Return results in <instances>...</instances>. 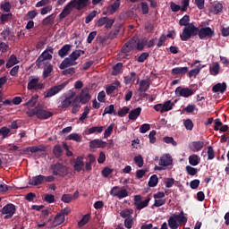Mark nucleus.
<instances>
[{"label": "nucleus", "instance_id": "obj_27", "mask_svg": "<svg viewBox=\"0 0 229 229\" xmlns=\"http://www.w3.org/2000/svg\"><path fill=\"white\" fill-rule=\"evenodd\" d=\"M64 221H65V216H64V215H62L59 212L55 216V219L53 221V226H60V225H62V223H64Z\"/></svg>", "mask_w": 229, "mask_h": 229}, {"label": "nucleus", "instance_id": "obj_55", "mask_svg": "<svg viewBox=\"0 0 229 229\" xmlns=\"http://www.w3.org/2000/svg\"><path fill=\"white\" fill-rule=\"evenodd\" d=\"M89 113H90V108H89V106H85L84 112L82 113L81 116L79 118V121H81V123H83V121L87 119Z\"/></svg>", "mask_w": 229, "mask_h": 229}, {"label": "nucleus", "instance_id": "obj_6", "mask_svg": "<svg viewBox=\"0 0 229 229\" xmlns=\"http://www.w3.org/2000/svg\"><path fill=\"white\" fill-rule=\"evenodd\" d=\"M55 53V48L53 47H47L45 51L38 57L36 60V65L39 69L44 67V62L46 60H53V54Z\"/></svg>", "mask_w": 229, "mask_h": 229}, {"label": "nucleus", "instance_id": "obj_11", "mask_svg": "<svg viewBox=\"0 0 229 229\" xmlns=\"http://www.w3.org/2000/svg\"><path fill=\"white\" fill-rule=\"evenodd\" d=\"M216 35V32L210 27H202L199 29V38L205 40V38H212Z\"/></svg>", "mask_w": 229, "mask_h": 229}, {"label": "nucleus", "instance_id": "obj_7", "mask_svg": "<svg viewBox=\"0 0 229 229\" xmlns=\"http://www.w3.org/2000/svg\"><path fill=\"white\" fill-rule=\"evenodd\" d=\"M196 90H198V86L194 89L179 86L175 89V96L177 98H191V96L196 93Z\"/></svg>", "mask_w": 229, "mask_h": 229}, {"label": "nucleus", "instance_id": "obj_34", "mask_svg": "<svg viewBox=\"0 0 229 229\" xmlns=\"http://www.w3.org/2000/svg\"><path fill=\"white\" fill-rule=\"evenodd\" d=\"M220 69L221 65H219V63H214L213 67L209 68L210 74H212V76H217V74H219Z\"/></svg>", "mask_w": 229, "mask_h": 229}, {"label": "nucleus", "instance_id": "obj_15", "mask_svg": "<svg viewBox=\"0 0 229 229\" xmlns=\"http://www.w3.org/2000/svg\"><path fill=\"white\" fill-rule=\"evenodd\" d=\"M172 165H173V157H171V155L166 154L160 157L159 165H161L162 167H167Z\"/></svg>", "mask_w": 229, "mask_h": 229}, {"label": "nucleus", "instance_id": "obj_16", "mask_svg": "<svg viewBox=\"0 0 229 229\" xmlns=\"http://www.w3.org/2000/svg\"><path fill=\"white\" fill-rule=\"evenodd\" d=\"M203 146H205L204 141H192L189 145V148L193 151V153H198V151H201V149H203Z\"/></svg>", "mask_w": 229, "mask_h": 229}, {"label": "nucleus", "instance_id": "obj_58", "mask_svg": "<svg viewBox=\"0 0 229 229\" xmlns=\"http://www.w3.org/2000/svg\"><path fill=\"white\" fill-rule=\"evenodd\" d=\"M183 125L186 128V130H189L190 131H192V128H194V123H192V120H191V119L184 120Z\"/></svg>", "mask_w": 229, "mask_h": 229}, {"label": "nucleus", "instance_id": "obj_12", "mask_svg": "<svg viewBox=\"0 0 229 229\" xmlns=\"http://www.w3.org/2000/svg\"><path fill=\"white\" fill-rule=\"evenodd\" d=\"M115 191H118L115 192ZM111 196L116 197L119 199H123V198L128 197V191L126 189H123L119 191V186H114L110 191Z\"/></svg>", "mask_w": 229, "mask_h": 229}, {"label": "nucleus", "instance_id": "obj_2", "mask_svg": "<svg viewBox=\"0 0 229 229\" xmlns=\"http://www.w3.org/2000/svg\"><path fill=\"white\" fill-rule=\"evenodd\" d=\"M90 4V0H72L70 1L63 9L61 13L59 14V19L63 21L68 15H71L72 10H83V8H87Z\"/></svg>", "mask_w": 229, "mask_h": 229}, {"label": "nucleus", "instance_id": "obj_5", "mask_svg": "<svg viewBox=\"0 0 229 229\" xmlns=\"http://www.w3.org/2000/svg\"><path fill=\"white\" fill-rule=\"evenodd\" d=\"M50 169L53 176H60L61 178H64V176L69 174V167L60 162L52 164Z\"/></svg>", "mask_w": 229, "mask_h": 229}, {"label": "nucleus", "instance_id": "obj_30", "mask_svg": "<svg viewBox=\"0 0 229 229\" xmlns=\"http://www.w3.org/2000/svg\"><path fill=\"white\" fill-rule=\"evenodd\" d=\"M102 131H103V126H94L85 131V134L92 135V133H101Z\"/></svg>", "mask_w": 229, "mask_h": 229}, {"label": "nucleus", "instance_id": "obj_35", "mask_svg": "<svg viewBox=\"0 0 229 229\" xmlns=\"http://www.w3.org/2000/svg\"><path fill=\"white\" fill-rule=\"evenodd\" d=\"M55 17H56V15H55V13L48 15L47 18H45L42 21L43 26H49V24H53L55 22Z\"/></svg>", "mask_w": 229, "mask_h": 229}, {"label": "nucleus", "instance_id": "obj_62", "mask_svg": "<svg viewBox=\"0 0 229 229\" xmlns=\"http://www.w3.org/2000/svg\"><path fill=\"white\" fill-rule=\"evenodd\" d=\"M130 113V107L128 106H123V108H121L118 113L117 115L119 117H124V115H126V114Z\"/></svg>", "mask_w": 229, "mask_h": 229}, {"label": "nucleus", "instance_id": "obj_22", "mask_svg": "<svg viewBox=\"0 0 229 229\" xmlns=\"http://www.w3.org/2000/svg\"><path fill=\"white\" fill-rule=\"evenodd\" d=\"M83 165H85V163L83 162V157H77L73 165L75 171L80 173V171L83 169Z\"/></svg>", "mask_w": 229, "mask_h": 229}, {"label": "nucleus", "instance_id": "obj_49", "mask_svg": "<svg viewBox=\"0 0 229 229\" xmlns=\"http://www.w3.org/2000/svg\"><path fill=\"white\" fill-rule=\"evenodd\" d=\"M185 169L186 173L190 174V176H196V174H198V168L192 167L191 165H186Z\"/></svg>", "mask_w": 229, "mask_h": 229}, {"label": "nucleus", "instance_id": "obj_48", "mask_svg": "<svg viewBox=\"0 0 229 229\" xmlns=\"http://www.w3.org/2000/svg\"><path fill=\"white\" fill-rule=\"evenodd\" d=\"M68 140H74L75 142H81L82 138L81 135L78 133H72L68 135Z\"/></svg>", "mask_w": 229, "mask_h": 229}, {"label": "nucleus", "instance_id": "obj_29", "mask_svg": "<svg viewBox=\"0 0 229 229\" xmlns=\"http://www.w3.org/2000/svg\"><path fill=\"white\" fill-rule=\"evenodd\" d=\"M119 6H121V2H114L113 4L109 5L106 8V11L110 13V15H114L117 10H119Z\"/></svg>", "mask_w": 229, "mask_h": 229}, {"label": "nucleus", "instance_id": "obj_51", "mask_svg": "<svg viewBox=\"0 0 229 229\" xmlns=\"http://www.w3.org/2000/svg\"><path fill=\"white\" fill-rule=\"evenodd\" d=\"M38 151H46V146L38 145L30 147V153H38Z\"/></svg>", "mask_w": 229, "mask_h": 229}, {"label": "nucleus", "instance_id": "obj_1", "mask_svg": "<svg viewBox=\"0 0 229 229\" xmlns=\"http://www.w3.org/2000/svg\"><path fill=\"white\" fill-rule=\"evenodd\" d=\"M60 99L61 105L59 108L67 110L69 106H72V114H78L81 108V105H87V103L92 99V97L89 93V88H84L81 89L79 96H76V92L69 90V93L64 94ZM80 103H81V105Z\"/></svg>", "mask_w": 229, "mask_h": 229}, {"label": "nucleus", "instance_id": "obj_23", "mask_svg": "<svg viewBox=\"0 0 229 229\" xmlns=\"http://www.w3.org/2000/svg\"><path fill=\"white\" fill-rule=\"evenodd\" d=\"M140 112H142V108L140 107L131 110L129 113L130 121H136L139 118V115H140Z\"/></svg>", "mask_w": 229, "mask_h": 229}, {"label": "nucleus", "instance_id": "obj_24", "mask_svg": "<svg viewBox=\"0 0 229 229\" xmlns=\"http://www.w3.org/2000/svg\"><path fill=\"white\" fill-rule=\"evenodd\" d=\"M53 154L55 155V158H62L64 155V147L60 144L55 145Z\"/></svg>", "mask_w": 229, "mask_h": 229}, {"label": "nucleus", "instance_id": "obj_64", "mask_svg": "<svg viewBox=\"0 0 229 229\" xmlns=\"http://www.w3.org/2000/svg\"><path fill=\"white\" fill-rule=\"evenodd\" d=\"M124 226H125V228H128V229L132 228V226H133V218L131 216L125 218Z\"/></svg>", "mask_w": 229, "mask_h": 229}, {"label": "nucleus", "instance_id": "obj_45", "mask_svg": "<svg viewBox=\"0 0 229 229\" xmlns=\"http://www.w3.org/2000/svg\"><path fill=\"white\" fill-rule=\"evenodd\" d=\"M200 72H201V65H199L195 69H192L188 72V78H196V75L199 74Z\"/></svg>", "mask_w": 229, "mask_h": 229}, {"label": "nucleus", "instance_id": "obj_28", "mask_svg": "<svg viewBox=\"0 0 229 229\" xmlns=\"http://www.w3.org/2000/svg\"><path fill=\"white\" fill-rule=\"evenodd\" d=\"M189 72V67H175L172 69V74L178 75V74H187Z\"/></svg>", "mask_w": 229, "mask_h": 229}, {"label": "nucleus", "instance_id": "obj_53", "mask_svg": "<svg viewBox=\"0 0 229 229\" xmlns=\"http://www.w3.org/2000/svg\"><path fill=\"white\" fill-rule=\"evenodd\" d=\"M216 158V152L214 151V148L212 146L208 147V160H214Z\"/></svg>", "mask_w": 229, "mask_h": 229}, {"label": "nucleus", "instance_id": "obj_32", "mask_svg": "<svg viewBox=\"0 0 229 229\" xmlns=\"http://www.w3.org/2000/svg\"><path fill=\"white\" fill-rule=\"evenodd\" d=\"M119 85H120L119 81L110 84L106 89V92L107 96H112V94H114V91L117 90V87H119Z\"/></svg>", "mask_w": 229, "mask_h": 229}, {"label": "nucleus", "instance_id": "obj_54", "mask_svg": "<svg viewBox=\"0 0 229 229\" xmlns=\"http://www.w3.org/2000/svg\"><path fill=\"white\" fill-rule=\"evenodd\" d=\"M26 114L28 117H35V115L38 117V107H34L29 111L26 112Z\"/></svg>", "mask_w": 229, "mask_h": 229}, {"label": "nucleus", "instance_id": "obj_39", "mask_svg": "<svg viewBox=\"0 0 229 229\" xmlns=\"http://www.w3.org/2000/svg\"><path fill=\"white\" fill-rule=\"evenodd\" d=\"M90 221V214H86L82 216V218L78 222L79 228H81L82 226H85L87 223Z\"/></svg>", "mask_w": 229, "mask_h": 229}, {"label": "nucleus", "instance_id": "obj_37", "mask_svg": "<svg viewBox=\"0 0 229 229\" xmlns=\"http://www.w3.org/2000/svg\"><path fill=\"white\" fill-rule=\"evenodd\" d=\"M12 130H10V128L4 126L0 128V137H2V139H6L8 137H10V133H11Z\"/></svg>", "mask_w": 229, "mask_h": 229}, {"label": "nucleus", "instance_id": "obj_41", "mask_svg": "<svg viewBox=\"0 0 229 229\" xmlns=\"http://www.w3.org/2000/svg\"><path fill=\"white\" fill-rule=\"evenodd\" d=\"M173 106H174V103H172L171 100H168L163 104L162 114L165 112H169V110H173Z\"/></svg>", "mask_w": 229, "mask_h": 229}, {"label": "nucleus", "instance_id": "obj_63", "mask_svg": "<svg viewBox=\"0 0 229 229\" xmlns=\"http://www.w3.org/2000/svg\"><path fill=\"white\" fill-rule=\"evenodd\" d=\"M98 13L97 11H92L85 19V23L89 24V22H92L94 20V17H96V14Z\"/></svg>", "mask_w": 229, "mask_h": 229}, {"label": "nucleus", "instance_id": "obj_3", "mask_svg": "<svg viewBox=\"0 0 229 229\" xmlns=\"http://www.w3.org/2000/svg\"><path fill=\"white\" fill-rule=\"evenodd\" d=\"M199 28L196 27L194 24L190 23L188 26L184 27L182 30V33L180 34V38L182 42H187V40L191 39V37H196L199 35Z\"/></svg>", "mask_w": 229, "mask_h": 229}, {"label": "nucleus", "instance_id": "obj_17", "mask_svg": "<svg viewBox=\"0 0 229 229\" xmlns=\"http://www.w3.org/2000/svg\"><path fill=\"white\" fill-rule=\"evenodd\" d=\"M44 179L45 177L42 174L33 176L31 179H30L29 185H34V186L42 185L44 184Z\"/></svg>", "mask_w": 229, "mask_h": 229}, {"label": "nucleus", "instance_id": "obj_36", "mask_svg": "<svg viewBox=\"0 0 229 229\" xmlns=\"http://www.w3.org/2000/svg\"><path fill=\"white\" fill-rule=\"evenodd\" d=\"M108 114L109 115H117V112L115 111V106L114 105H110L106 106L104 110L103 115H106Z\"/></svg>", "mask_w": 229, "mask_h": 229}, {"label": "nucleus", "instance_id": "obj_42", "mask_svg": "<svg viewBox=\"0 0 229 229\" xmlns=\"http://www.w3.org/2000/svg\"><path fill=\"white\" fill-rule=\"evenodd\" d=\"M81 55H85V51L83 50H75L72 54L69 55L70 58H72L75 62L81 56Z\"/></svg>", "mask_w": 229, "mask_h": 229}, {"label": "nucleus", "instance_id": "obj_31", "mask_svg": "<svg viewBox=\"0 0 229 229\" xmlns=\"http://www.w3.org/2000/svg\"><path fill=\"white\" fill-rule=\"evenodd\" d=\"M135 76H137V73L131 72L130 75L124 77L125 85H132V83H135Z\"/></svg>", "mask_w": 229, "mask_h": 229}, {"label": "nucleus", "instance_id": "obj_14", "mask_svg": "<svg viewBox=\"0 0 229 229\" xmlns=\"http://www.w3.org/2000/svg\"><path fill=\"white\" fill-rule=\"evenodd\" d=\"M149 87H151V81L148 80L140 81V87L138 89L140 96H141V94H145V92H148V90H149Z\"/></svg>", "mask_w": 229, "mask_h": 229}, {"label": "nucleus", "instance_id": "obj_13", "mask_svg": "<svg viewBox=\"0 0 229 229\" xmlns=\"http://www.w3.org/2000/svg\"><path fill=\"white\" fill-rule=\"evenodd\" d=\"M77 64L78 63L69 55L68 57L64 58V60H63L59 66V69L64 70L67 69V67H72L73 65Z\"/></svg>", "mask_w": 229, "mask_h": 229}, {"label": "nucleus", "instance_id": "obj_21", "mask_svg": "<svg viewBox=\"0 0 229 229\" xmlns=\"http://www.w3.org/2000/svg\"><path fill=\"white\" fill-rule=\"evenodd\" d=\"M106 141H103V140H93L89 142V148H106Z\"/></svg>", "mask_w": 229, "mask_h": 229}, {"label": "nucleus", "instance_id": "obj_57", "mask_svg": "<svg viewBox=\"0 0 229 229\" xmlns=\"http://www.w3.org/2000/svg\"><path fill=\"white\" fill-rule=\"evenodd\" d=\"M0 8L3 12L8 13L12 10V4H10V2H4L1 4Z\"/></svg>", "mask_w": 229, "mask_h": 229}, {"label": "nucleus", "instance_id": "obj_26", "mask_svg": "<svg viewBox=\"0 0 229 229\" xmlns=\"http://www.w3.org/2000/svg\"><path fill=\"white\" fill-rule=\"evenodd\" d=\"M17 64H19V60L17 59V55H12L9 57V59H8L6 64H5V67H6V69H10V68L13 67V65H17Z\"/></svg>", "mask_w": 229, "mask_h": 229}, {"label": "nucleus", "instance_id": "obj_56", "mask_svg": "<svg viewBox=\"0 0 229 229\" xmlns=\"http://www.w3.org/2000/svg\"><path fill=\"white\" fill-rule=\"evenodd\" d=\"M51 72H53V64H48L43 71V78H48Z\"/></svg>", "mask_w": 229, "mask_h": 229}, {"label": "nucleus", "instance_id": "obj_25", "mask_svg": "<svg viewBox=\"0 0 229 229\" xmlns=\"http://www.w3.org/2000/svg\"><path fill=\"white\" fill-rule=\"evenodd\" d=\"M199 162H201V157L196 154H192L189 157V164L190 165H199Z\"/></svg>", "mask_w": 229, "mask_h": 229}, {"label": "nucleus", "instance_id": "obj_20", "mask_svg": "<svg viewBox=\"0 0 229 229\" xmlns=\"http://www.w3.org/2000/svg\"><path fill=\"white\" fill-rule=\"evenodd\" d=\"M72 47V46L69 45V44L63 46V47L58 50V55L61 58H65V56H67V55H69V53H71Z\"/></svg>", "mask_w": 229, "mask_h": 229}, {"label": "nucleus", "instance_id": "obj_60", "mask_svg": "<svg viewBox=\"0 0 229 229\" xmlns=\"http://www.w3.org/2000/svg\"><path fill=\"white\" fill-rule=\"evenodd\" d=\"M112 131H114V123L110 124L104 132V138L108 139L112 135Z\"/></svg>", "mask_w": 229, "mask_h": 229}, {"label": "nucleus", "instance_id": "obj_4", "mask_svg": "<svg viewBox=\"0 0 229 229\" xmlns=\"http://www.w3.org/2000/svg\"><path fill=\"white\" fill-rule=\"evenodd\" d=\"M187 223V217L185 216L183 211H182L179 215H174L168 219V226L171 229H178L180 225H183Z\"/></svg>", "mask_w": 229, "mask_h": 229}, {"label": "nucleus", "instance_id": "obj_19", "mask_svg": "<svg viewBox=\"0 0 229 229\" xmlns=\"http://www.w3.org/2000/svg\"><path fill=\"white\" fill-rule=\"evenodd\" d=\"M226 82L217 83L212 87V92H215L216 94H217V92L225 94L226 92Z\"/></svg>", "mask_w": 229, "mask_h": 229}, {"label": "nucleus", "instance_id": "obj_18", "mask_svg": "<svg viewBox=\"0 0 229 229\" xmlns=\"http://www.w3.org/2000/svg\"><path fill=\"white\" fill-rule=\"evenodd\" d=\"M53 117V113L38 107V119L46 120Z\"/></svg>", "mask_w": 229, "mask_h": 229}, {"label": "nucleus", "instance_id": "obj_44", "mask_svg": "<svg viewBox=\"0 0 229 229\" xmlns=\"http://www.w3.org/2000/svg\"><path fill=\"white\" fill-rule=\"evenodd\" d=\"M148 187H157L158 185V176L157 174H153L148 182Z\"/></svg>", "mask_w": 229, "mask_h": 229}, {"label": "nucleus", "instance_id": "obj_61", "mask_svg": "<svg viewBox=\"0 0 229 229\" xmlns=\"http://www.w3.org/2000/svg\"><path fill=\"white\" fill-rule=\"evenodd\" d=\"M13 15V14H12V13L2 14L0 16L1 22H3V23L8 22L10 21V19H12Z\"/></svg>", "mask_w": 229, "mask_h": 229}, {"label": "nucleus", "instance_id": "obj_50", "mask_svg": "<svg viewBox=\"0 0 229 229\" xmlns=\"http://www.w3.org/2000/svg\"><path fill=\"white\" fill-rule=\"evenodd\" d=\"M131 214H133V209H123L120 212V216L123 219H127V217H131Z\"/></svg>", "mask_w": 229, "mask_h": 229}, {"label": "nucleus", "instance_id": "obj_8", "mask_svg": "<svg viewBox=\"0 0 229 229\" xmlns=\"http://www.w3.org/2000/svg\"><path fill=\"white\" fill-rule=\"evenodd\" d=\"M67 85H69V82L64 81L57 86H53L45 92V98H53V96H56V94L62 92V90H64V89H65Z\"/></svg>", "mask_w": 229, "mask_h": 229}, {"label": "nucleus", "instance_id": "obj_9", "mask_svg": "<svg viewBox=\"0 0 229 229\" xmlns=\"http://www.w3.org/2000/svg\"><path fill=\"white\" fill-rule=\"evenodd\" d=\"M39 79L38 77H30L28 82V90H44L45 85L42 82H38Z\"/></svg>", "mask_w": 229, "mask_h": 229}, {"label": "nucleus", "instance_id": "obj_46", "mask_svg": "<svg viewBox=\"0 0 229 229\" xmlns=\"http://www.w3.org/2000/svg\"><path fill=\"white\" fill-rule=\"evenodd\" d=\"M148 42V40H140L139 38H137V41H136V49L138 51H142L146 46V43Z\"/></svg>", "mask_w": 229, "mask_h": 229}, {"label": "nucleus", "instance_id": "obj_38", "mask_svg": "<svg viewBox=\"0 0 229 229\" xmlns=\"http://www.w3.org/2000/svg\"><path fill=\"white\" fill-rule=\"evenodd\" d=\"M212 13L214 15H217V13H221L223 12V4L216 3L213 5V8L211 9Z\"/></svg>", "mask_w": 229, "mask_h": 229}, {"label": "nucleus", "instance_id": "obj_47", "mask_svg": "<svg viewBox=\"0 0 229 229\" xmlns=\"http://www.w3.org/2000/svg\"><path fill=\"white\" fill-rule=\"evenodd\" d=\"M191 21V16H189L188 14L184 15L180 21H179V24L180 26H189V21Z\"/></svg>", "mask_w": 229, "mask_h": 229}, {"label": "nucleus", "instance_id": "obj_40", "mask_svg": "<svg viewBox=\"0 0 229 229\" xmlns=\"http://www.w3.org/2000/svg\"><path fill=\"white\" fill-rule=\"evenodd\" d=\"M37 101H38V95H34L23 105V106H35L37 105Z\"/></svg>", "mask_w": 229, "mask_h": 229}, {"label": "nucleus", "instance_id": "obj_33", "mask_svg": "<svg viewBox=\"0 0 229 229\" xmlns=\"http://www.w3.org/2000/svg\"><path fill=\"white\" fill-rule=\"evenodd\" d=\"M121 72H123V63H117L113 66L112 75L118 76Z\"/></svg>", "mask_w": 229, "mask_h": 229}, {"label": "nucleus", "instance_id": "obj_59", "mask_svg": "<svg viewBox=\"0 0 229 229\" xmlns=\"http://www.w3.org/2000/svg\"><path fill=\"white\" fill-rule=\"evenodd\" d=\"M134 162L138 167H142V165H144V158H142L141 155L134 157Z\"/></svg>", "mask_w": 229, "mask_h": 229}, {"label": "nucleus", "instance_id": "obj_43", "mask_svg": "<svg viewBox=\"0 0 229 229\" xmlns=\"http://www.w3.org/2000/svg\"><path fill=\"white\" fill-rule=\"evenodd\" d=\"M149 201H151V198L148 197L145 200H141L138 206H136L137 210H142V208H146L148 205H149Z\"/></svg>", "mask_w": 229, "mask_h": 229}, {"label": "nucleus", "instance_id": "obj_10", "mask_svg": "<svg viewBox=\"0 0 229 229\" xmlns=\"http://www.w3.org/2000/svg\"><path fill=\"white\" fill-rule=\"evenodd\" d=\"M17 208L13 203H9L1 209L2 216H4V219H12L13 217Z\"/></svg>", "mask_w": 229, "mask_h": 229}, {"label": "nucleus", "instance_id": "obj_52", "mask_svg": "<svg viewBox=\"0 0 229 229\" xmlns=\"http://www.w3.org/2000/svg\"><path fill=\"white\" fill-rule=\"evenodd\" d=\"M63 76H68V74H70V76H72L73 74H76V68L74 67H71L68 69H64L63 72H62Z\"/></svg>", "mask_w": 229, "mask_h": 229}]
</instances>
